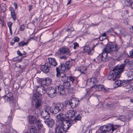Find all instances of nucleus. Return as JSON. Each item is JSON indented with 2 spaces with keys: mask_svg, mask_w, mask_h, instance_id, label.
Here are the masks:
<instances>
[{
  "mask_svg": "<svg viewBox=\"0 0 133 133\" xmlns=\"http://www.w3.org/2000/svg\"><path fill=\"white\" fill-rule=\"evenodd\" d=\"M13 94L10 92L8 93L7 95L5 96L4 98V99L5 102L10 101L11 102H13ZM12 106H13L14 108L17 105L16 103L15 102H14L13 103H12Z\"/></svg>",
  "mask_w": 133,
  "mask_h": 133,
  "instance_id": "9b49d317",
  "label": "nucleus"
},
{
  "mask_svg": "<svg viewBox=\"0 0 133 133\" xmlns=\"http://www.w3.org/2000/svg\"><path fill=\"white\" fill-rule=\"evenodd\" d=\"M19 59L18 57H16L13 58L11 60L12 61H17L19 60Z\"/></svg>",
  "mask_w": 133,
  "mask_h": 133,
  "instance_id": "603ef678",
  "label": "nucleus"
},
{
  "mask_svg": "<svg viewBox=\"0 0 133 133\" xmlns=\"http://www.w3.org/2000/svg\"><path fill=\"white\" fill-rule=\"evenodd\" d=\"M68 69L65 64H61L60 66L56 67V70H57V71L60 70L62 71H64L65 70Z\"/></svg>",
  "mask_w": 133,
  "mask_h": 133,
  "instance_id": "5701e85b",
  "label": "nucleus"
},
{
  "mask_svg": "<svg viewBox=\"0 0 133 133\" xmlns=\"http://www.w3.org/2000/svg\"><path fill=\"white\" fill-rule=\"evenodd\" d=\"M96 59V62L98 63H101L102 61L107 62L109 59L108 54L103 51L101 54L99 55Z\"/></svg>",
  "mask_w": 133,
  "mask_h": 133,
  "instance_id": "0eeeda50",
  "label": "nucleus"
},
{
  "mask_svg": "<svg viewBox=\"0 0 133 133\" xmlns=\"http://www.w3.org/2000/svg\"><path fill=\"white\" fill-rule=\"evenodd\" d=\"M97 82L96 78H92L88 79L87 81V84L92 88H94Z\"/></svg>",
  "mask_w": 133,
  "mask_h": 133,
  "instance_id": "ddd939ff",
  "label": "nucleus"
},
{
  "mask_svg": "<svg viewBox=\"0 0 133 133\" xmlns=\"http://www.w3.org/2000/svg\"><path fill=\"white\" fill-rule=\"evenodd\" d=\"M86 70V69L85 67H83L81 68L80 69H79V70L80 72L83 74H85V71Z\"/></svg>",
  "mask_w": 133,
  "mask_h": 133,
  "instance_id": "79ce46f5",
  "label": "nucleus"
},
{
  "mask_svg": "<svg viewBox=\"0 0 133 133\" xmlns=\"http://www.w3.org/2000/svg\"><path fill=\"white\" fill-rule=\"evenodd\" d=\"M75 77L71 76H69L68 77L69 81L71 82L72 83H74V82L75 81Z\"/></svg>",
  "mask_w": 133,
  "mask_h": 133,
  "instance_id": "ea45409f",
  "label": "nucleus"
},
{
  "mask_svg": "<svg viewBox=\"0 0 133 133\" xmlns=\"http://www.w3.org/2000/svg\"><path fill=\"white\" fill-rule=\"evenodd\" d=\"M45 111L43 110L41 112V114L42 117L46 119L48 118L49 117V115L46 113V112H44Z\"/></svg>",
  "mask_w": 133,
  "mask_h": 133,
  "instance_id": "2f4dec72",
  "label": "nucleus"
},
{
  "mask_svg": "<svg viewBox=\"0 0 133 133\" xmlns=\"http://www.w3.org/2000/svg\"><path fill=\"white\" fill-rule=\"evenodd\" d=\"M114 84V88H116L118 87H121L122 85V81L120 80H116Z\"/></svg>",
  "mask_w": 133,
  "mask_h": 133,
  "instance_id": "bb28decb",
  "label": "nucleus"
},
{
  "mask_svg": "<svg viewBox=\"0 0 133 133\" xmlns=\"http://www.w3.org/2000/svg\"><path fill=\"white\" fill-rule=\"evenodd\" d=\"M106 34L105 33H104L101 34V36H102L104 37H106Z\"/></svg>",
  "mask_w": 133,
  "mask_h": 133,
  "instance_id": "680f3d73",
  "label": "nucleus"
},
{
  "mask_svg": "<svg viewBox=\"0 0 133 133\" xmlns=\"http://www.w3.org/2000/svg\"><path fill=\"white\" fill-rule=\"evenodd\" d=\"M11 14L12 18L14 21H15L16 19V15L15 12Z\"/></svg>",
  "mask_w": 133,
  "mask_h": 133,
  "instance_id": "c03bdc74",
  "label": "nucleus"
},
{
  "mask_svg": "<svg viewBox=\"0 0 133 133\" xmlns=\"http://www.w3.org/2000/svg\"><path fill=\"white\" fill-rule=\"evenodd\" d=\"M65 65L66 68L68 69L71 66V62L69 61H66Z\"/></svg>",
  "mask_w": 133,
  "mask_h": 133,
  "instance_id": "a19ab883",
  "label": "nucleus"
},
{
  "mask_svg": "<svg viewBox=\"0 0 133 133\" xmlns=\"http://www.w3.org/2000/svg\"><path fill=\"white\" fill-rule=\"evenodd\" d=\"M58 92L60 95H63L65 93V89L62 85L58 86Z\"/></svg>",
  "mask_w": 133,
  "mask_h": 133,
  "instance_id": "b1692460",
  "label": "nucleus"
},
{
  "mask_svg": "<svg viewBox=\"0 0 133 133\" xmlns=\"http://www.w3.org/2000/svg\"><path fill=\"white\" fill-rule=\"evenodd\" d=\"M29 123L30 124H35L38 120L36 117L34 116L29 115L28 116Z\"/></svg>",
  "mask_w": 133,
  "mask_h": 133,
  "instance_id": "6ab92c4d",
  "label": "nucleus"
},
{
  "mask_svg": "<svg viewBox=\"0 0 133 133\" xmlns=\"http://www.w3.org/2000/svg\"><path fill=\"white\" fill-rule=\"evenodd\" d=\"M119 119L122 121H124L126 120V118L124 116H122L119 117Z\"/></svg>",
  "mask_w": 133,
  "mask_h": 133,
  "instance_id": "a18cd8bd",
  "label": "nucleus"
},
{
  "mask_svg": "<svg viewBox=\"0 0 133 133\" xmlns=\"http://www.w3.org/2000/svg\"><path fill=\"white\" fill-rule=\"evenodd\" d=\"M24 28L25 26L24 24L21 25L19 29L21 31H23L24 30Z\"/></svg>",
  "mask_w": 133,
  "mask_h": 133,
  "instance_id": "3c124183",
  "label": "nucleus"
},
{
  "mask_svg": "<svg viewBox=\"0 0 133 133\" xmlns=\"http://www.w3.org/2000/svg\"><path fill=\"white\" fill-rule=\"evenodd\" d=\"M36 124V125L38 130H41L43 127V125L40 121L39 120H38Z\"/></svg>",
  "mask_w": 133,
  "mask_h": 133,
  "instance_id": "f704fd0d",
  "label": "nucleus"
},
{
  "mask_svg": "<svg viewBox=\"0 0 133 133\" xmlns=\"http://www.w3.org/2000/svg\"><path fill=\"white\" fill-rule=\"evenodd\" d=\"M130 55L133 57V50L130 52Z\"/></svg>",
  "mask_w": 133,
  "mask_h": 133,
  "instance_id": "e2e57ef3",
  "label": "nucleus"
},
{
  "mask_svg": "<svg viewBox=\"0 0 133 133\" xmlns=\"http://www.w3.org/2000/svg\"><path fill=\"white\" fill-rule=\"evenodd\" d=\"M51 79L49 78H41L39 79V82L42 85H49L51 84Z\"/></svg>",
  "mask_w": 133,
  "mask_h": 133,
  "instance_id": "4468645a",
  "label": "nucleus"
},
{
  "mask_svg": "<svg viewBox=\"0 0 133 133\" xmlns=\"http://www.w3.org/2000/svg\"><path fill=\"white\" fill-rule=\"evenodd\" d=\"M9 10L11 11V14L15 12V11L13 8L10 6L9 8Z\"/></svg>",
  "mask_w": 133,
  "mask_h": 133,
  "instance_id": "49530a36",
  "label": "nucleus"
},
{
  "mask_svg": "<svg viewBox=\"0 0 133 133\" xmlns=\"http://www.w3.org/2000/svg\"><path fill=\"white\" fill-rule=\"evenodd\" d=\"M32 100L33 102H34L35 107L36 109L38 108L41 105V100L37 94H35L33 95Z\"/></svg>",
  "mask_w": 133,
  "mask_h": 133,
  "instance_id": "1a4fd4ad",
  "label": "nucleus"
},
{
  "mask_svg": "<svg viewBox=\"0 0 133 133\" xmlns=\"http://www.w3.org/2000/svg\"><path fill=\"white\" fill-rule=\"evenodd\" d=\"M36 90L38 93L42 94H44L46 92V89L42 85L38 86L37 87Z\"/></svg>",
  "mask_w": 133,
  "mask_h": 133,
  "instance_id": "aec40b11",
  "label": "nucleus"
},
{
  "mask_svg": "<svg viewBox=\"0 0 133 133\" xmlns=\"http://www.w3.org/2000/svg\"><path fill=\"white\" fill-rule=\"evenodd\" d=\"M62 85L65 89H68L69 88L70 86V84L69 82L67 81L64 82Z\"/></svg>",
  "mask_w": 133,
  "mask_h": 133,
  "instance_id": "72a5a7b5",
  "label": "nucleus"
},
{
  "mask_svg": "<svg viewBox=\"0 0 133 133\" xmlns=\"http://www.w3.org/2000/svg\"><path fill=\"white\" fill-rule=\"evenodd\" d=\"M131 8L133 9V1L131 3Z\"/></svg>",
  "mask_w": 133,
  "mask_h": 133,
  "instance_id": "774afa93",
  "label": "nucleus"
},
{
  "mask_svg": "<svg viewBox=\"0 0 133 133\" xmlns=\"http://www.w3.org/2000/svg\"><path fill=\"white\" fill-rule=\"evenodd\" d=\"M76 116L72 120L74 124H75V123H76L77 121L80 120L81 119V116L79 114H77Z\"/></svg>",
  "mask_w": 133,
  "mask_h": 133,
  "instance_id": "cd10ccee",
  "label": "nucleus"
},
{
  "mask_svg": "<svg viewBox=\"0 0 133 133\" xmlns=\"http://www.w3.org/2000/svg\"><path fill=\"white\" fill-rule=\"evenodd\" d=\"M59 58L60 59H67L65 55L60 57Z\"/></svg>",
  "mask_w": 133,
  "mask_h": 133,
  "instance_id": "5fc2aeb1",
  "label": "nucleus"
},
{
  "mask_svg": "<svg viewBox=\"0 0 133 133\" xmlns=\"http://www.w3.org/2000/svg\"><path fill=\"white\" fill-rule=\"evenodd\" d=\"M61 76V79L63 82L67 81L69 77L68 74H63Z\"/></svg>",
  "mask_w": 133,
  "mask_h": 133,
  "instance_id": "a878e982",
  "label": "nucleus"
},
{
  "mask_svg": "<svg viewBox=\"0 0 133 133\" xmlns=\"http://www.w3.org/2000/svg\"><path fill=\"white\" fill-rule=\"evenodd\" d=\"M74 29L72 28H70L66 30L67 31H69L70 32L72 31H74Z\"/></svg>",
  "mask_w": 133,
  "mask_h": 133,
  "instance_id": "6e6d98bb",
  "label": "nucleus"
},
{
  "mask_svg": "<svg viewBox=\"0 0 133 133\" xmlns=\"http://www.w3.org/2000/svg\"><path fill=\"white\" fill-rule=\"evenodd\" d=\"M44 122L49 127L51 128L54 124L55 121L54 120L51 118H48L44 121Z\"/></svg>",
  "mask_w": 133,
  "mask_h": 133,
  "instance_id": "dca6fc26",
  "label": "nucleus"
},
{
  "mask_svg": "<svg viewBox=\"0 0 133 133\" xmlns=\"http://www.w3.org/2000/svg\"><path fill=\"white\" fill-rule=\"evenodd\" d=\"M127 64V61L125 60L123 64L115 66L112 70L108 74V79L109 80L113 79V80L115 81L116 80V78H119L121 74L123 71Z\"/></svg>",
  "mask_w": 133,
  "mask_h": 133,
  "instance_id": "f257e3e1",
  "label": "nucleus"
},
{
  "mask_svg": "<svg viewBox=\"0 0 133 133\" xmlns=\"http://www.w3.org/2000/svg\"><path fill=\"white\" fill-rule=\"evenodd\" d=\"M79 103V101L78 98H73L68 102L67 105H69L71 108H74L77 107Z\"/></svg>",
  "mask_w": 133,
  "mask_h": 133,
  "instance_id": "f8f14e48",
  "label": "nucleus"
},
{
  "mask_svg": "<svg viewBox=\"0 0 133 133\" xmlns=\"http://www.w3.org/2000/svg\"><path fill=\"white\" fill-rule=\"evenodd\" d=\"M71 2V0H68V2L67 3V5H68L69 4H70Z\"/></svg>",
  "mask_w": 133,
  "mask_h": 133,
  "instance_id": "69168bd1",
  "label": "nucleus"
},
{
  "mask_svg": "<svg viewBox=\"0 0 133 133\" xmlns=\"http://www.w3.org/2000/svg\"><path fill=\"white\" fill-rule=\"evenodd\" d=\"M30 133H38L36 128L33 125H32L30 129Z\"/></svg>",
  "mask_w": 133,
  "mask_h": 133,
  "instance_id": "473e14b6",
  "label": "nucleus"
},
{
  "mask_svg": "<svg viewBox=\"0 0 133 133\" xmlns=\"http://www.w3.org/2000/svg\"><path fill=\"white\" fill-rule=\"evenodd\" d=\"M106 38V37H104L102 36H100L99 37V39L100 41H103L104 39H105Z\"/></svg>",
  "mask_w": 133,
  "mask_h": 133,
  "instance_id": "864d4df0",
  "label": "nucleus"
},
{
  "mask_svg": "<svg viewBox=\"0 0 133 133\" xmlns=\"http://www.w3.org/2000/svg\"><path fill=\"white\" fill-rule=\"evenodd\" d=\"M46 92L48 96L51 98L55 97L57 94L56 89L54 87L50 86L46 89Z\"/></svg>",
  "mask_w": 133,
  "mask_h": 133,
  "instance_id": "6e6552de",
  "label": "nucleus"
},
{
  "mask_svg": "<svg viewBox=\"0 0 133 133\" xmlns=\"http://www.w3.org/2000/svg\"><path fill=\"white\" fill-rule=\"evenodd\" d=\"M95 46H93V48L90 50V48L89 45H87L83 47V51L84 52H87L89 55H91L94 52V49Z\"/></svg>",
  "mask_w": 133,
  "mask_h": 133,
  "instance_id": "2eb2a0df",
  "label": "nucleus"
},
{
  "mask_svg": "<svg viewBox=\"0 0 133 133\" xmlns=\"http://www.w3.org/2000/svg\"><path fill=\"white\" fill-rule=\"evenodd\" d=\"M56 71L57 72V76L58 77H59L60 76L61 77V76H62L63 74H61L59 72L60 71H57V70H56Z\"/></svg>",
  "mask_w": 133,
  "mask_h": 133,
  "instance_id": "09e8293b",
  "label": "nucleus"
},
{
  "mask_svg": "<svg viewBox=\"0 0 133 133\" xmlns=\"http://www.w3.org/2000/svg\"><path fill=\"white\" fill-rule=\"evenodd\" d=\"M65 115L62 113H60L57 115L56 117L58 119L59 121L56 124L61 123L65 121Z\"/></svg>",
  "mask_w": 133,
  "mask_h": 133,
  "instance_id": "a211bd4d",
  "label": "nucleus"
},
{
  "mask_svg": "<svg viewBox=\"0 0 133 133\" xmlns=\"http://www.w3.org/2000/svg\"><path fill=\"white\" fill-rule=\"evenodd\" d=\"M65 54L69 56L71 55L70 51L69 49L66 48L62 47L59 49L56 53V55L59 56L60 54Z\"/></svg>",
  "mask_w": 133,
  "mask_h": 133,
  "instance_id": "9d476101",
  "label": "nucleus"
},
{
  "mask_svg": "<svg viewBox=\"0 0 133 133\" xmlns=\"http://www.w3.org/2000/svg\"><path fill=\"white\" fill-rule=\"evenodd\" d=\"M129 80L127 79V80H123L122 82V85L121 86H122L123 87L126 88L127 85H129V83L130 82Z\"/></svg>",
  "mask_w": 133,
  "mask_h": 133,
  "instance_id": "7c9ffc66",
  "label": "nucleus"
},
{
  "mask_svg": "<svg viewBox=\"0 0 133 133\" xmlns=\"http://www.w3.org/2000/svg\"><path fill=\"white\" fill-rule=\"evenodd\" d=\"M12 25V23L11 22H9L7 23V25L9 29L11 28V26Z\"/></svg>",
  "mask_w": 133,
  "mask_h": 133,
  "instance_id": "de8ad7c7",
  "label": "nucleus"
},
{
  "mask_svg": "<svg viewBox=\"0 0 133 133\" xmlns=\"http://www.w3.org/2000/svg\"><path fill=\"white\" fill-rule=\"evenodd\" d=\"M125 74L128 78V80L131 81L133 79V71L130 70L127 71Z\"/></svg>",
  "mask_w": 133,
  "mask_h": 133,
  "instance_id": "393cba45",
  "label": "nucleus"
},
{
  "mask_svg": "<svg viewBox=\"0 0 133 133\" xmlns=\"http://www.w3.org/2000/svg\"><path fill=\"white\" fill-rule=\"evenodd\" d=\"M1 8L3 12H4L6 10V5L4 3H2L1 5Z\"/></svg>",
  "mask_w": 133,
  "mask_h": 133,
  "instance_id": "e433bc0d",
  "label": "nucleus"
},
{
  "mask_svg": "<svg viewBox=\"0 0 133 133\" xmlns=\"http://www.w3.org/2000/svg\"><path fill=\"white\" fill-rule=\"evenodd\" d=\"M0 24H1L2 26H3L4 25V23L3 21L1 20Z\"/></svg>",
  "mask_w": 133,
  "mask_h": 133,
  "instance_id": "13d9d810",
  "label": "nucleus"
},
{
  "mask_svg": "<svg viewBox=\"0 0 133 133\" xmlns=\"http://www.w3.org/2000/svg\"><path fill=\"white\" fill-rule=\"evenodd\" d=\"M32 6L31 5H30L29 6V10H30L32 8Z\"/></svg>",
  "mask_w": 133,
  "mask_h": 133,
  "instance_id": "338daca9",
  "label": "nucleus"
},
{
  "mask_svg": "<svg viewBox=\"0 0 133 133\" xmlns=\"http://www.w3.org/2000/svg\"><path fill=\"white\" fill-rule=\"evenodd\" d=\"M119 49V47L116 44L110 43L106 45L105 48L103 49V51L107 54L110 53H113L114 52L117 51Z\"/></svg>",
  "mask_w": 133,
  "mask_h": 133,
  "instance_id": "39448f33",
  "label": "nucleus"
},
{
  "mask_svg": "<svg viewBox=\"0 0 133 133\" xmlns=\"http://www.w3.org/2000/svg\"><path fill=\"white\" fill-rule=\"evenodd\" d=\"M57 63L55 58H49L48 62L42 65L40 68L41 70L45 73L49 72L50 69L55 67L57 65Z\"/></svg>",
  "mask_w": 133,
  "mask_h": 133,
  "instance_id": "20e7f679",
  "label": "nucleus"
},
{
  "mask_svg": "<svg viewBox=\"0 0 133 133\" xmlns=\"http://www.w3.org/2000/svg\"><path fill=\"white\" fill-rule=\"evenodd\" d=\"M124 54L123 52H122L120 54V57L121 58L120 59H122V57H123V56L124 55Z\"/></svg>",
  "mask_w": 133,
  "mask_h": 133,
  "instance_id": "052dcab7",
  "label": "nucleus"
},
{
  "mask_svg": "<svg viewBox=\"0 0 133 133\" xmlns=\"http://www.w3.org/2000/svg\"><path fill=\"white\" fill-rule=\"evenodd\" d=\"M24 52V53L22 54L20 51L19 50H18L17 51V54L19 56L24 57L25 56V55L26 54V53L25 52Z\"/></svg>",
  "mask_w": 133,
  "mask_h": 133,
  "instance_id": "58836bf2",
  "label": "nucleus"
},
{
  "mask_svg": "<svg viewBox=\"0 0 133 133\" xmlns=\"http://www.w3.org/2000/svg\"><path fill=\"white\" fill-rule=\"evenodd\" d=\"M33 39V38H31L30 39H28L27 40V41L26 42H24V41H22L21 42H20L18 43V45L20 46H23L25 45H27L29 42V41H30L31 39Z\"/></svg>",
  "mask_w": 133,
  "mask_h": 133,
  "instance_id": "c85d7f7f",
  "label": "nucleus"
},
{
  "mask_svg": "<svg viewBox=\"0 0 133 133\" xmlns=\"http://www.w3.org/2000/svg\"><path fill=\"white\" fill-rule=\"evenodd\" d=\"M71 120L68 121L66 120L61 123L56 124V126L58 127L61 130L65 132L71 126Z\"/></svg>",
  "mask_w": 133,
  "mask_h": 133,
  "instance_id": "423d86ee",
  "label": "nucleus"
},
{
  "mask_svg": "<svg viewBox=\"0 0 133 133\" xmlns=\"http://www.w3.org/2000/svg\"><path fill=\"white\" fill-rule=\"evenodd\" d=\"M99 23H92L91 24V26H97L98 25H99Z\"/></svg>",
  "mask_w": 133,
  "mask_h": 133,
  "instance_id": "4d7b16f0",
  "label": "nucleus"
},
{
  "mask_svg": "<svg viewBox=\"0 0 133 133\" xmlns=\"http://www.w3.org/2000/svg\"><path fill=\"white\" fill-rule=\"evenodd\" d=\"M9 30H10V34H11V35H12V29L11 28L9 29Z\"/></svg>",
  "mask_w": 133,
  "mask_h": 133,
  "instance_id": "0e129e2a",
  "label": "nucleus"
},
{
  "mask_svg": "<svg viewBox=\"0 0 133 133\" xmlns=\"http://www.w3.org/2000/svg\"><path fill=\"white\" fill-rule=\"evenodd\" d=\"M119 125L109 124L101 127L98 130L97 133H116V130L120 127Z\"/></svg>",
  "mask_w": 133,
  "mask_h": 133,
  "instance_id": "7ed1b4c3",
  "label": "nucleus"
},
{
  "mask_svg": "<svg viewBox=\"0 0 133 133\" xmlns=\"http://www.w3.org/2000/svg\"><path fill=\"white\" fill-rule=\"evenodd\" d=\"M55 130V133H64V132H65L61 130V129H60V128L56 126Z\"/></svg>",
  "mask_w": 133,
  "mask_h": 133,
  "instance_id": "c9c22d12",
  "label": "nucleus"
},
{
  "mask_svg": "<svg viewBox=\"0 0 133 133\" xmlns=\"http://www.w3.org/2000/svg\"><path fill=\"white\" fill-rule=\"evenodd\" d=\"M14 5L15 8V9H16L17 8V5L16 3V2H15L13 4Z\"/></svg>",
  "mask_w": 133,
  "mask_h": 133,
  "instance_id": "bf43d9fd",
  "label": "nucleus"
},
{
  "mask_svg": "<svg viewBox=\"0 0 133 133\" xmlns=\"http://www.w3.org/2000/svg\"><path fill=\"white\" fill-rule=\"evenodd\" d=\"M13 39H14V42H18L20 40L19 38L17 37H15Z\"/></svg>",
  "mask_w": 133,
  "mask_h": 133,
  "instance_id": "8fccbe9b",
  "label": "nucleus"
},
{
  "mask_svg": "<svg viewBox=\"0 0 133 133\" xmlns=\"http://www.w3.org/2000/svg\"><path fill=\"white\" fill-rule=\"evenodd\" d=\"M95 88L97 90H101L104 92H106L109 91V89L106 88H104V86L102 85H96L95 86Z\"/></svg>",
  "mask_w": 133,
  "mask_h": 133,
  "instance_id": "f3484780",
  "label": "nucleus"
},
{
  "mask_svg": "<svg viewBox=\"0 0 133 133\" xmlns=\"http://www.w3.org/2000/svg\"><path fill=\"white\" fill-rule=\"evenodd\" d=\"M125 91L129 93L133 92V84H131L127 85L126 88H125Z\"/></svg>",
  "mask_w": 133,
  "mask_h": 133,
  "instance_id": "4be33fe9",
  "label": "nucleus"
},
{
  "mask_svg": "<svg viewBox=\"0 0 133 133\" xmlns=\"http://www.w3.org/2000/svg\"><path fill=\"white\" fill-rule=\"evenodd\" d=\"M73 45H74V49H76L77 48H78L79 46L78 44L76 42H74L73 44Z\"/></svg>",
  "mask_w": 133,
  "mask_h": 133,
  "instance_id": "37998d69",
  "label": "nucleus"
},
{
  "mask_svg": "<svg viewBox=\"0 0 133 133\" xmlns=\"http://www.w3.org/2000/svg\"><path fill=\"white\" fill-rule=\"evenodd\" d=\"M13 118V116L12 115H10L9 116L8 120L6 122V124L7 125H10L12 122Z\"/></svg>",
  "mask_w": 133,
  "mask_h": 133,
  "instance_id": "c756f323",
  "label": "nucleus"
},
{
  "mask_svg": "<svg viewBox=\"0 0 133 133\" xmlns=\"http://www.w3.org/2000/svg\"><path fill=\"white\" fill-rule=\"evenodd\" d=\"M44 110L47 114L50 115V113L53 114H56L59 112L63 111L64 109V105L61 103H54L53 106L49 107L47 105L44 106Z\"/></svg>",
  "mask_w": 133,
  "mask_h": 133,
  "instance_id": "f03ea898",
  "label": "nucleus"
},
{
  "mask_svg": "<svg viewBox=\"0 0 133 133\" xmlns=\"http://www.w3.org/2000/svg\"><path fill=\"white\" fill-rule=\"evenodd\" d=\"M124 2L125 6H131V3L130 0H125Z\"/></svg>",
  "mask_w": 133,
  "mask_h": 133,
  "instance_id": "4c0bfd02",
  "label": "nucleus"
},
{
  "mask_svg": "<svg viewBox=\"0 0 133 133\" xmlns=\"http://www.w3.org/2000/svg\"><path fill=\"white\" fill-rule=\"evenodd\" d=\"M67 113L68 115L67 116L69 118L74 117L77 114V111L75 110L68 111Z\"/></svg>",
  "mask_w": 133,
  "mask_h": 133,
  "instance_id": "412c9836",
  "label": "nucleus"
}]
</instances>
